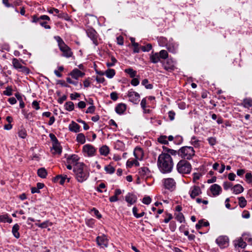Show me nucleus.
<instances>
[{"label": "nucleus", "mask_w": 252, "mask_h": 252, "mask_svg": "<svg viewBox=\"0 0 252 252\" xmlns=\"http://www.w3.org/2000/svg\"><path fill=\"white\" fill-rule=\"evenodd\" d=\"M174 165L173 159L170 154L162 153L158 157V166L162 173H168L172 171Z\"/></svg>", "instance_id": "nucleus-1"}, {"label": "nucleus", "mask_w": 252, "mask_h": 252, "mask_svg": "<svg viewBox=\"0 0 252 252\" xmlns=\"http://www.w3.org/2000/svg\"><path fill=\"white\" fill-rule=\"evenodd\" d=\"M75 177L78 182L82 183L86 181L89 176L86 166L82 162L78 163L73 169Z\"/></svg>", "instance_id": "nucleus-2"}, {"label": "nucleus", "mask_w": 252, "mask_h": 252, "mask_svg": "<svg viewBox=\"0 0 252 252\" xmlns=\"http://www.w3.org/2000/svg\"><path fill=\"white\" fill-rule=\"evenodd\" d=\"M54 38L58 42V45L60 50L62 53V56L66 58L72 57L73 53L71 49L65 43L61 37L59 36H55Z\"/></svg>", "instance_id": "nucleus-3"}, {"label": "nucleus", "mask_w": 252, "mask_h": 252, "mask_svg": "<svg viewBox=\"0 0 252 252\" xmlns=\"http://www.w3.org/2000/svg\"><path fill=\"white\" fill-rule=\"evenodd\" d=\"M178 154L182 158L190 159L195 155V151L192 147L185 146L180 149Z\"/></svg>", "instance_id": "nucleus-4"}, {"label": "nucleus", "mask_w": 252, "mask_h": 252, "mask_svg": "<svg viewBox=\"0 0 252 252\" xmlns=\"http://www.w3.org/2000/svg\"><path fill=\"white\" fill-rule=\"evenodd\" d=\"M176 168L180 174H189L191 170V165L188 161L182 159L177 163Z\"/></svg>", "instance_id": "nucleus-5"}, {"label": "nucleus", "mask_w": 252, "mask_h": 252, "mask_svg": "<svg viewBox=\"0 0 252 252\" xmlns=\"http://www.w3.org/2000/svg\"><path fill=\"white\" fill-rule=\"evenodd\" d=\"M12 64L14 68L23 74L27 75L30 73V69L26 66H24L22 63L17 59L14 58L12 60Z\"/></svg>", "instance_id": "nucleus-6"}, {"label": "nucleus", "mask_w": 252, "mask_h": 252, "mask_svg": "<svg viewBox=\"0 0 252 252\" xmlns=\"http://www.w3.org/2000/svg\"><path fill=\"white\" fill-rule=\"evenodd\" d=\"M96 152V148L92 145L87 144L83 146L82 153L85 157H94Z\"/></svg>", "instance_id": "nucleus-7"}, {"label": "nucleus", "mask_w": 252, "mask_h": 252, "mask_svg": "<svg viewBox=\"0 0 252 252\" xmlns=\"http://www.w3.org/2000/svg\"><path fill=\"white\" fill-rule=\"evenodd\" d=\"M162 183L165 189L173 190L176 188V182L172 178H167L163 179Z\"/></svg>", "instance_id": "nucleus-8"}, {"label": "nucleus", "mask_w": 252, "mask_h": 252, "mask_svg": "<svg viewBox=\"0 0 252 252\" xmlns=\"http://www.w3.org/2000/svg\"><path fill=\"white\" fill-rule=\"evenodd\" d=\"M164 69L168 71H171L175 69V62L171 59H168L165 62H161Z\"/></svg>", "instance_id": "nucleus-9"}, {"label": "nucleus", "mask_w": 252, "mask_h": 252, "mask_svg": "<svg viewBox=\"0 0 252 252\" xmlns=\"http://www.w3.org/2000/svg\"><path fill=\"white\" fill-rule=\"evenodd\" d=\"M127 96L129 101L134 104H138L140 101L139 94L132 90H130L128 92Z\"/></svg>", "instance_id": "nucleus-10"}, {"label": "nucleus", "mask_w": 252, "mask_h": 252, "mask_svg": "<svg viewBox=\"0 0 252 252\" xmlns=\"http://www.w3.org/2000/svg\"><path fill=\"white\" fill-rule=\"evenodd\" d=\"M202 193L201 189L200 187L198 186H192L189 191V194L191 198L194 199L196 196L199 195Z\"/></svg>", "instance_id": "nucleus-11"}, {"label": "nucleus", "mask_w": 252, "mask_h": 252, "mask_svg": "<svg viewBox=\"0 0 252 252\" xmlns=\"http://www.w3.org/2000/svg\"><path fill=\"white\" fill-rule=\"evenodd\" d=\"M86 32L88 36L93 40V43L95 45H97L98 44V35L96 31L93 28H89L87 29Z\"/></svg>", "instance_id": "nucleus-12"}, {"label": "nucleus", "mask_w": 252, "mask_h": 252, "mask_svg": "<svg viewBox=\"0 0 252 252\" xmlns=\"http://www.w3.org/2000/svg\"><path fill=\"white\" fill-rule=\"evenodd\" d=\"M85 74V73L84 72L75 68L68 74V75L70 76L72 78L75 80H78L79 78L83 77Z\"/></svg>", "instance_id": "nucleus-13"}, {"label": "nucleus", "mask_w": 252, "mask_h": 252, "mask_svg": "<svg viewBox=\"0 0 252 252\" xmlns=\"http://www.w3.org/2000/svg\"><path fill=\"white\" fill-rule=\"evenodd\" d=\"M216 242L220 248H225L229 245L228 237H218Z\"/></svg>", "instance_id": "nucleus-14"}, {"label": "nucleus", "mask_w": 252, "mask_h": 252, "mask_svg": "<svg viewBox=\"0 0 252 252\" xmlns=\"http://www.w3.org/2000/svg\"><path fill=\"white\" fill-rule=\"evenodd\" d=\"M210 191L213 196H218L222 191V189L218 184H213L210 188Z\"/></svg>", "instance_id": "nucleus-15"}, {"label": "nucleus", "mask_w": 252, "mask_h": 252, "mask_svg": "<svg viewBox=\"0 0 252 252\" xmlns=\"http://www.w3.org/2000/svg\"><path fill=\"white\" fill-rule=\"evenodd\" d=\"M66 180L67 182L70 181V178H68L66 175H59L54 178L55 183H59L61 185H63Z\"/></svg>", "instance_id": "nucleus-16"}, {"label": "nucleus", "mask_w": 252, "mask_h": 252, "mask_svg": "<svg viewBox=\"0 0 252 252\" xmlns=\"http://www.w3.org/2000/svg\"><path fill=\"white\" fill-rule=\"evenodd\" d=\"M138 174L141 178H147L150 175V171L147 167H142L139 169Z\"/></svg>", "instance_id": "nucleus-17"}, {"label": "nucleus", "mask_w": 252, "mask_h": 252, "mask_svg": "<svg viewBox=\"0 0 252 252\" xmlns=\"http://www.w3.org/2000/svg\"><path fill=\"white\" fill-rule=\"evenodd\" d=\"M125 200L129 205H131L136 202L137 197L133 193H128L125 196Z\"/></svg>", "instance_id": "nucleus-18"}, {"label": "nucleus", "mask_w": 252, "mask_h": 252, "mask_svg": "<svg viewBox=\"0 0 252 252\" xmlns=\"http://www.w3.org/2000/svg\"><path fill=\"white\" fill-rule=\"evenodd\" d=\"M135 158L139 160H141L144 156V152L143 150L140 147H136L133 152Z\"/></svg>", "instance_id": "nucleus-19"}, {"label": "nucleus", "mask_w": 252, "mask_h": 252, "mask_svg": "<svg viewBox=\"0 0 252 252\" xmlns=\"http://www.w3.org/2000/svg\"><path fill=\"white\" fill-rule=\"evenodd\" d=\"M233 244L236 248H245L247 246L246 243L244 241L242 237H239L233 241Z\"/></svg>", "instance_id": "nucleus-20"}, {"label": "nucleus", "mask_w": 252, "mask_h": 252, "mask_svg": "<svg viewBox=\"0 0 252 252\" xmlns=\"http://www.w3.org/2000/svg\"><path fill=\"white\" fill-rule=\"evenodd\" d=\"M69 130L75 133L80 131V126L74 121H72L68 126Z\"/></svg>", "instance_id": "nucleus-21"}, {"label": "nucleus", "mask_w": 252, "mask_h": 252, "mask_svg": "<svg viewBox=\"0 0 252 252\" xmlns=\"http://www.w3.org/2000/svg\"><path fill=\"white\" fill-rule=\"evenodd\" d=\"M97 244L100 247H106L108 245V239L106 237H96Z\"/></svg>", "instance_id": "nucleus-22"}, {"label": "nucleus", "mask_w": 252, "mask_h": 252, "mask_svg": "<svg viewBox=\"0 0 252 252\" xmlns=\"http://www.w3.org/2000/svg\"><path fill=\"white\" fill-rule=\"evenodd\" d=\"M52 150L53 154H60L62 152V148L58 141L52 143Z\"/></svg>", "instance_id": "nucleus-23"}, {"label": "nucleus", "mask_w": 252, "mask_h": 252, "mask_svg": "<svg viewBox=\"0 0 252 252\" xmlns=\"http://www.w3.org/2000/svg\"><path fill=\"white\" fill-rule=\"evenodd\" d=\"M126 105L123 103L118 104L115 107V111L119 114H123L126 110Z\"/></svg>", "instance_id": "nucleus-24"}, {"label": "nucleus", "mask_w": 252, "mask_h": 252, "mask_svg": "<svg viewBox=\"0 0 252 252\" xmlns=\"http://www.w3.org/2000/svg\"><path fill=\"white\" fill-rule=\"evenodd\" d=\"M79 158L76 155H72L67 158V162L68 164H72L73 165L77 164V162L78 161Z\"/></svg>", "instance_id": "nucleus-25"}, {"label": "nucleus", "mask_w": 252, "mask_h": 252, "mask_svg": "<svg viewBox=\"0 0 252 252\" xmlns=\"http://www.w3.org/2000/svg\"><path fill=\"white\" fill-rule=\"evenodd\" d=\"M231 190L235 194H238L244 191V188L241 185L237 184L231 189Z\"/></svg>", "instance_id": "nucleus-26"}, {"label": "nucleus", "mask_w": 252, "mask_h": 252, "mask_svg": "<svg viewBox=\"0 0 252 252\" xmlns=\"http://www.w3.org/2000/svg\"><path fill=\"white\" fill-rule=\"evenodd\" d=\"M150 61L154 63H156L160 61V58L158 53L152 52L150 56Z\"/></svg>", "instance_id": "nucleus-27"}, {"label": "nucleus", "mask_w": 252, "mask_h": 252, "mask_svg": "<svg viewBox=\"0 0 252 252\" xmlns=\"http://www.w3.org/2000/svg\"><path fill=\"white\" fill-rule=\"evenodd\" d=\"M110 152L109 147L106 145H103L99 149V152L102 156H107Z\"/></svg>", "instance_id": "nucleus-28"}, {"label": "nucleus", "mask_w": 252, "mask_h": 252, "mask_svg": "<svg viewBox=\"0 0 252 252\" xmlns=\"http://www.w3.org/2000/svg\"><path fill=\"white\" fill-rule=\"evenodd\" d=\"M12 220L10 218L7 214L2 215L0 216V222H8L11 223Z\"/></svg>", "instance_id": "nucleus-29"}, {"label": "nucleus", "mask_w": 252, "mask_h": 252, "mask_svg": "<svg viewBox=\"0 0 252 252\" xmlns=\"http://www.w3.org/2000/svg\"><path fill=\"white\" fill-rule=\"evenodd\" d=\"M114 147L115 149L117 150H120L121 151H124L125 149V144L123 142L118 140L115 143Z\"/></svg>", "instance_id": "nucleus-30"}, {"label": "nucleus", "mask_w": 252, "mask_h": 252, "mask_svg": "<svg viewBox=\"0 0 252 252\" xmlns=\"http://www.w3.org/2000/svg\"><path fill=\"white\" fill-rule=\"evenodd\" d=\"M190 143L195 148H199L200 146L201 141L199 140L196 137L193 136L191 138Z\"/></svg>", "instance_id": "nucleus-31"}, {"label": "nucleus", "mask_w": 252, "mask_h": 252, "mask_svg": "<svg viewBox=\"0 0 252 252\" xmlns=\"http://www.w3.org/2000/svg\"><path fill=\"white\" fill-rule=\"evenodd\" d=\"M209 225V223L207 221H204L203 220H200L196 224V228L199 230L202 227H207Z\"/></svg>", "instance_id": "nucleus-32"}, {"label": "nucleus", "mask_w": 252, "mask_h": 252, "mask_svg": "<svg viewBox=\"0 0 252 252\" xmlns=\"http://www.w3.org/2000/svg\"><path fill=\"white\" fill-rule=\"evenodd\" d=\"M76 141L81 144H84L86 142V137L84 134L82 133L78 134L76 137Z\"/></svg>", "instance_id": "nucleus-33"}, {"label": "nucleus", "mask_w": 252, "mask_h": 252, "mask_svg": "<svg viewBox=\"0 0 252 252\" xmlns=\"http://www.w3.org/2000/svg\"><path fill=\"white\" fill-rule=\"evenodd\" d=\"M116 72L114 69H108L105 71V75L108 78H112L115 75Z\"/></svg>", "instance_id": "nucleus-34"}, {"label": "nucleus", "mask_w": 252, "mask_h": 252, "mask_svg": "<svg viewBox=\"0 0 252 252\" xmlns=\"http://www.w3.org/2000/svg\"><path fill=\"white\" fill-rule=\"evenodd\" d=\"M126 165L129 167H131L132 166L135 165L138 166L139 165V163L137 159H128L127 161Z\"/></svg>", "instance_id": "nucleus-35"}, {"label": "nucleus", "mask_w": 252, "mask_h": 252, "mask_svg": "<svg viewBox=\"0 0 252 252\" xmlns=\"http://www.w3.org/2000/svg\"><path fill=\"white\" fill-rule=\"evenodd\" d=\"M37 175L42 178H45L47 175V173L45 168H41L37 170Z\"/></svg>", "instance_id": "nucleus-36"}, {"label": "nucleus", "mask_w": 252, "mask_h": 252, "mask_svg": "<svg viewBox=\"0 0 252 252\" xmlns=\"http://www.w3.org/2000/svg\"><path fill=\"white\" fill-rule=\"evenodd\" d=\"M166 47L168 50L171 53H175L177 49V45L175 43L167 44Z\"/></svg>", "instance_id": "nucleus-37"}, {"label": "nucleus", "mask_w": 252, "mask_h": 252, "mask_svg": "<svg viewBox=\"0 0 252 252\" xmlns=\"http://www.w3.org/2000/svg\"><path fill=\"white\" fill-rule=\"evenodd\" d=\"M104 170L107 173L110 174L114 173L115 171V168L111 164L105 166L104 167Z\"/></svg>", "instance_id": "nucleus-38"}, {"label": "nucleus", "mask_w": 252, "mask_h": 252, "mask_svg": "<svg viewBox=\"0 0 252 252\" xmlns=\"http://www.w3.org/2000/svg\"><path fill=\"white\" fill-rule=\"evenodd\" d=\"M125 72L129 74L131 78H134L135 76H136L137 74L136 71L134 70L131 68L126 69L125 70Z\"/></svg>", "instance_id": "nucleus-39"}, {"label": "nucleus", "mask_w": 252, "mask_h": 252, "mask_svg": "<svg viewBox=\"0 0 252 252\" xmlns=\"http://www.w3.org/2000/svg\"><path fill=\"white\" fill-rule=\"evenodd\" d=\"M35 225L39 227L45 228H47L49 226H51L52 225V223L47 220L41 223H36Z\"/></svg>", "instance_id": "nucleus-40"}, {"label": "nucleus", "mask_w": 252, "mask_h": 252, "mask_svg": "<svg viewBox=\"0 0 252 252\" xmlns=\"http://www.w3.org/2000/svg\"><path fill=\"white\" fill-rule=\"evenodd\" d=\"M64 107L66 110L71 111L74 109V105L72 102L68 101L65 103Z\"/></svg>", "instance_id": "nucleus-41"}, {"label": "nucleus", "mask_w": 252, "mask_h": 252, "mask_svg": "<svg viewBox=\"0 0 252 252\" xmlns=\"http://www.w3.org/2000/svg\"><path fill=\"white\" fill-rule=\"evenodd\" d=\"M48 12L50 14L55 13L54 15H56V14H58V16L59 18H62L63 17V14L62 13H59V10L55 8H52L48 9Z\"/></svg>", "instance_id": "nucleus-42"}, {"label": "nucleus", "mask_w": 252, "mask_h": 252, "mask_svg": "<svg viewBox=\"0 0 252 252\" xmlns=\"http://www.w3.org/2000/svg\"><path fill=\"white\" fill-rule=\"evenodd\" d=\"M239 205L241 208H244L247 205V200L244 197L241 196L238 198Z\"/></svg>", "instance_id": "nucleus-43"}, {"label": "nucleus", "mask_w": 252, "mask_h": 252, "mask_svg": "<svg viewBox=\"0 0 252 252\" xmlns=\"http://www.w3.org/2000/svg\"><path fill=\"white\" fill-rule=\"evenodd\" d=\"M158 53L160 59H166L168 57V54L165 50H162Z\"/></svg>", "instance_id": "nucleus-44"}, {"label": "nucleus", "mask_w": 252, "mask_h": 252, "mask_svg": "<svg viewBox=\"0 0 252 252\" xmlns=\"http://www.w3.org/2000/svg\"><path fill=\"white\" fill-rule=\"evenodd\" d=\"M243 105L245 107H249L252 106V99L246 98L243 100Z\"/></svg>", "instance_id": "nucleus-45"}, {"label": "nucleus", "mask_w": 252, "mask_h": 252, "mask_svg": "<svg viewBox=\"0 0 252 252\" xmlns=\"http://www.w3.org/2000/svg\"><path fill=\"white\" fill-rule=\"evenodd\" d=\"M19 229V226L17 224H15L12 228V233L14 236H19V233L18 230Z\"/></svg>", "instance_id": "nucleus-46"}, {"label": "nucleus", "mask_w": 252, "mask_h": 252, "mask_svg": "<svg viewBox=\"0 0 252 252\" xmlns=\"http://www.w3.org/2000/svg\"><path fill=\"white\" fill-rule=\"evenodd\" d=\"M158 141L161 144H167L168 143L167 136L165 135L160 136L158 138Z\"/></svg>", "instance_id": "nucleus-47"}, {"label": "nucleus", "mask_w": 252, "mask_h": 252, "mask_svg": "<svg viewBox=\"0 0 252 252\" xmlns=\"http://www.w3.org/2000/svg\"><path fill=\"white\" fill-rule=\"evenodd\" d=\"M18 136L21 138H25L27 136V131L25 129H22L18 132Z\"/></svg>", "instance_id": "nucleus-48"}, {"label": "nucleus", "mask_w": 252, "mask_h": 252, "mask_svg": "<svg viewBox=\"0 0 252 252\" xmlns=\"http://www.w3.org/2000/svg\"><path fill=\"white\" fill-rule=\"evenodd\" d=\"M142 84L145 86V88L147 89H152L153 87L152 84H148V80L147 79H145L142 81Z\"/></svg>", "instance_id": "nucleus-49"}, {"label": "nucleus", "mask_w": 252, "mask_h": 252, "mask_svg": "<svg viewBox=\"0 0 252 252\" xmlns=\"http://www.w3.org/2000/svg\"><path fill=\"white\" fill-rule=\"evenodd\" d=\"M12 89L11 87H7L6 90L3 92V94L7 96H10L12 94Z\"/></svg>", "instance_id": "nucleus-50"}, {"label": "nucleus", "mask_w": 252, "mask_h": 252, "mask_svg": "<svg viewBox=\"0 0 252 252\" xmlns=\"http://www.w3.org/2000/svg\"><path fill=\"white\" fill-rule=\"evenodd\" d=\"M111 62H107L106 63V65L108 67L114 66L117 62V60L113 56L111 57Z\"/></svg>", "instance_id": "nucleus-51"}, {"label": "nucleus", "mask_w": 252, "mask_h": 252, "mask_svg": "<svg viewBox=\"0 0 252 252\" xmlns=\"http://www.w3.org/2000/svg\"><path fill=\"white\" fill-rule=\"evenodd\" d=\"M246 181L248 184L252 183V174L250 172L247 173L245 175Z\"/></svg>", "instance_id": "nucleus-52"}, {"label": "nucleus", "mask_w": 252, "mask_h": 252, "mask_svg": "<svg viewBox=\"0 0 252 252\" xmlns=\"http://www.w3.org/2000/svg\"><path fill=\"white\" fill-rule=\"evenodd\" d=\"M95 223V220L93 219H87L86 220V224L90 227H93Z\"/></svg>", "instance_id": "nucleus-53"}, {"label": "nucleus", "mask_w": 252, "mask_h": 252, "mask_svg": "<svg viewBox=\"0 0 252 252\" xmlns=\"http://www.w3.org/2000/svg\"><path fill=\"white\" fill-rule=\"evenodd\" d=\"M91 212L94 213V215L96 217L97 219H100L102 217L101 215L99 213L98 210H97L95 208H93L91 210Z\"/></svg>", "instance_id": "nucleus-54"}, {"label": "nucleus", "mask_w": 252, "mask_h": 252, "mask_svg": "<svg viewBox=\"0 0 252 252\" xmlns=\"http://www.w3.org/2000/svg\"><path fill=\"white\" fill-rule=\"evenodd\" d=\"M152 48V46L151 44H148L145 46L141 47V50L143 52H149Z\"/></svg>", "instance_id": "nucleus-55"}, {"label": "nucleus", "mask_w": 252, "mask_h": 252, "mask_svg": "<svg viewBox=\"0 0 252 252\" xmlns=\"http://www.w3.org/2000/svg\"><path fill=\"white\" fill-rule=\"evenodd\" d=\"M151 198L149 196H146L143 198L142 202L146 205H149L151 202Z\"/></svg>", "instance_id": "nucleus-56"}, {"label": "nucleus", "mask_w": 252, "mask_h": 252, "mask_svg": "<svg viewBox=\"0 0 252 252\" xmlns=\"http://www.w3.org/2000/svg\"><path fill=\"white\" fill-rule=\"evenodd\" d=\"M66 82L70 84H72L74 86H77L78 85L77 81L73 80L70 77H67L66 78Z\"/></svg>", "instance_id": "nucleus-57"}, {"label": "nucleus", "mask_w": 252, "mask_h": 252, "mask_svg": "<svg viewBox=\"0 0 252 252\" xmlns=\"http://www.w3.org/2000/svg\"><path fill=\"white\" fill-rule=\"evenodd\" d=\"M176 218L177 220L180 221V222L184 221V217L182 213H179L176 215Z\"/></svg>", "instance_id": "nucleus-58"}, {"label": "nucleus", "mask_w": 252, "mask_h": 252, "mask_svg": "<svg viewBox=\"0 0 252 252\" xmlns=\"http://www.w3.org/2000/svg\"><path fill=\"white\" fill-rule=\"evenodd\" d=\"M57 84L60 85L62 87H69L68 84L65 82L64 80H58L57 81Z\"/></svg>", "instance_id": "nucleus-59"}, {"label": "nucleus", "mask_w": 252, "mask_h": 252, "mask_svg": "<svg viewBox=\"0 0 252 252\" xmlns=\"http://www.w3.org/2000/svg\"><path fill=\"white\" fill-rule=\"evenodd\" d=\"M208 141L210 145L214 146L216 143V139L214 137H209L208 138Z\"/></svg>", "instance_id": "nucleus-60"}, {"label": "nucleus", "mask_w": 252, "mask_h": 252, "mask_svg": "<svg viewBox=\"0 0 252 252\" xmlns=\"http://www.w3.org/2000/svg\"><path fill=\"white\" fill-rule=\"evenodd\" d=\"M110 98L114 101H116L118 98V94L116 92H112L110 94Z\"/></svg>", "instance_id": "nucleus-61"}, {"label": "nucleus", "mask_w": 252, "mask_h": 252, "mask_svg": "<svg viewBox=\"0 0 252 252\" xmlns=\"http://www.w3.org/2000/svg\"><path fill=\"white\" fill-rule=\"evenodd\" d=\"M117 44L120 45L124 44V38L122 36L120 35L117 37Z\"/></svg>", "instance_id": "nucleus-62"}, {"label": "nucleus", "mask_w": 252, "mask_h": 252, "mask_svg": "<svg viewBox=\"0 0 252 252\" xmlns=\"http://www.w3.org/2000/svg\"><path fill=\"white\" fill-rule=\"evenodd\" d=\"M133 46L134 47L133 52L134 53H139L140 51V48L139 47V44L138 43H134L133 44Z\"/></svg>", "instance_id": "nucleus-63"}, {"label": "nucleus", "mask_w": 252, "mask_h": 252, "mask_svg": "<svg viewBox=\"0 0 252 252\" xmlns=\"http://www.w3.org/2000/svg\"><path fill=\"white\" fill-rule=\"evenodd\" d=\"M95 110V107L92 105L89 107H88L86 110V113H93Z\"/></svg>", "instance_id": "nucleus-64"}]
</instances>
